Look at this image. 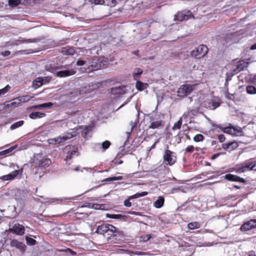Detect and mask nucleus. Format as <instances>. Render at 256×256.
I'll use <instances>...</instances> for the list:
<instances>
[{"instance_id":"obj_1","label":"nucleus","mask_w":256,"mask_h":256,"mask_svg":"<svg viewBox=\"0 0 256 256\" xmlns=\"http://www.w3.org/2000/svg\"><path fill=\"white\" fill-rule=\"evenodd\" d=\"M107 63L108 60L104 58L95 57L88 60V67L85 68V72L88 73L104 68Z\"/></svg>"},{"instance_id":"obj_2","label":"nucleus","mask_w":256,"mask_h":256,"mask_svg":"<svg viewBox=\"0 0 256 256\" xmlns=\"http://www.w3.org/2000/svg\"><path fill=\"white\" fill-rule=\"evenodd\" d=\"M208 49L204 44H200L190 52V56L196 59H200L208 53Z\"/></svg>"},{"instance_id":"obj_3","label":"nucleus","mask_w":256,"mask_h":256,"mask_svg":"<svg viewBox=\"0 0 256 256\" xmlns=\"http://www.w3.org/2000/svg\"><path fill=\"white\" fill-rule=\"evenodd\" d=\"M164 115L156 114L152 118L149 128L156 129L164 127Z\"/></svg>"},{"instance_id":"obj_4","label":"nucleus","mask_w":256,"mask_h":256,"mask_svg":"<svg viewBox=\"0 0 256 256\" xmlns=\"http://www.w3.org/2000/svg\"><path fill=\"white\" fill-rule=\"evenodd\" d=\"M221 103L220 99L218 97L213 96L210 99L204 101L203 106L210 110H214L218 108Z\"/></svg>"},{"instance_id":"obj_5","label":"nucleus","mask_w":256,"mask_h":256,"mask_svg":"<svg viewBox=\"0 0 256 256\" xmlns=\"http://www.w3.org/2000/svg\"><path fill=\"white\" fill-rule=\"evenodd\" d=\"M195 86L192 84H184L178 90V95L184 97L190 94L194 88Z\"/></svg>"},{"instance_id":"obj_6","label":"nucleus","mask_w":256,"mask_h":256,"mask_svg":"<svg viewBox=\"0 0 256 256\" xmlns=\"http://www.w3.org/2000/svg\"><path fill=\"white\" fill-rule=\"evenodd\" d=\"M116 228L114 226L110 224H102L98 226L96 232L100 234H106L107 232H117Z\"/></svg>"},{"instance_id":"obj_7","label":"nucleus","mask_w":256,"mask_h":256,"mask_svg":"<svg viewBox=\"0 0 256 256\" xmlns=\"http://www.w3.org/2000/svg\"><path fill=\"white\" fill-rule=\"evenodd\" d=\"M174 154V153L169 150H165L163 158L167 165L172 166L176 162V157Z\"/></svg>"},{"instance_id":"obj_8","label":"nucleus","mask_w":256,"mask_h":256,"mask_svg":"<svg viewBox=\"0 0 256 256\" xmlns=\"http://www.w3.org/2000/svg\"><path fill=\"white\" fill-rule=\"evenodd\" d=\"M225 133L233 136H241L243 132L240 127L234 126L230 124L228 126H225Z\"/></svg>"},{"instance_id":"obj_9","label":"nucleus","mask_w":256,"mask_h":256,"mask_svg":"<svg viewBox=\"0 0 256 256\" xmlns=\"http://www.w3.org/2000/svg\"><path fill=\"white\" fill-rule=\"evenodd\" d=\"M128 90L124 86H120L113 87L111 88L110 93L113 98H117L120 96L122 94H126Z\"/></svg>"},{"instance_id":"obj_10","label":"nucleus","mask_w":256,"mask_h":256,"mask_svg":"<svg viewBox=\"0 0 256 256\" xmlns=\"http://www.w3.org/2000/svg\"><path fill=\"white\" fill-rule=\"evenodd\" d=\"M51 164V160L48 158L45 159H36L32 165V166H38L40 168H43L44 170L48 166Z\"/></svg>"},{"instance_id":"obj_11","label":"nucleus","mask_w":256,"mask_h":256,"mask_svg":"<svg viewBox=\"0 0 256 256\" xmlns=\"http://www.w3.org/2000/svg\"><path fill=\"white\" fill-rule=\"evenodd\" d=\"M248 170H256V162L252 160L246 161L244 165L239 168L240 172H244Z\"/></svg>"},{"instance_id":"obj_12","label":"nucleus","mask_w":256,"mask_h":256,"mask_svg":"<svg viewBox=\"0 0 256 256\" xmlns=\"http://www.w3.org/2000/svg\"><path fill=\"white\" fill-rule=\"evenodd\" d=\"M192 17H194V16L190 10L184 11L176 15L174 20L182 22L184 20H187Z\"/></svg>"},{"instance_id":"obj_13","label":"nucleus","mask_w":256,"mask_h":256,"mask_svg":"<svg viewBox=\"0 0 256 256\" xmlns=\"http://www.w3.org/2000/svg\"><path fill=\"white\" fill-rule=\"evenodd\" d=\"M22 168L20 170H14L8 174L2 176L0 178L4 181L14 180L18 175L22 174Z\"/></svg>"},{"instance_id":"obj_14","label":"nucleus","mask_w":256,"mask_h":256,"mask_svg":"<svg viewBox=\"0 0 256 256\" xmlns=\"http://www.w3.org/2000/svg\"><path fill=\"white\" fill-rule=\"evenodd\" d=\"M10 245L12 247L18 249L21 252H24L26 250V246L21 242L17 240L12 239L10 240Z\"/></svg>"},{"instance_id":"obj_15","label":"nucleus","mask_w":256,"mask_h":256,"mask_svg":"<svg viewBox=\"0 0 256 256\" xmlns=\"http://www.w3.org/2000/svg\"><path fill=\"white\" fill-rule=\"evenodd\" d=\"M9 231L18 235L22 236L24 234L25 228L22 225L15 224L12 228L9 229Z\"/></svg>"},{"instance_id":"obj_16","label":"nucleus","mask_w":256,"mask_h":256,"mask_svg":"<svg viewBox=\"0 0 256 256\" xmlns=\"http://www.w3.org/2000/svg\"><path fill=\"white\" fill-rule=\"evenodd\" d=\"M256 228V220H251L244 222L241 226L242 231H247Z\"/></svg>"},{"instance_id":"obj_17","label":"nucleus","mask_w":256,"mask_h":256,"mask_svg":"<svg viewBox=\"0 0 256 256\" xmlns=\"http://www.w3.org/2000/svg\"><path fill=\"white\" fill-rule=\"evenodd\" d=\"M46 200V202H49L51 204H64L68 200H71V198L64 197L60 198H47Z\"/></svg>"},{"instance_id":"obj_18","label":"nucleus","mask_w":256,"mask_h":256,"mask_svg":"<svg viewBox=\"0 0 256 256\" xmlns=\"http://www.w3.org/2000/svg\"><path fill=\"white\" fill-rule=\"evenodd\" d=\"M147 192H137L134 195L131 196L129 197L128 200H126L124 202V205L126 207H130L132 206V203L130 202V200L138 198L140 197L144 196L148 194Z\"/></svg>"},{"instance_id":"obj_19","label":"nucleus","mask_w":256,"mask_h":256,"mask_svg":"<svg viewBox=\"0 0 256 256\" xmlns=\"http://www.w3.org/2000/svg\"><path fill=\"white\" fill-rule=\"evenodd\" d=\"M76 72V71L74 69H67L57 72L56 74V76L59 78H65L74 75Z\"/></svg>"},{"instance_id":"obj_20","label":"nucleus","mask_w":256,"mask_h":256,"mask_svg":"<svg viewBox=\"0 0 256 256\" xmlns=\"http://www.w3.org/2000/svg\"><path fill=\"white\" fill-rule=\"evenodd\" d=\"M111 145V142L108 140H105L102 143H96L95 144L96 148L101 150L102 152L106 151Z\"/></svg>"},{"instance_id":"obj_21","label":"nucleus","mask_w":256,"mask_h":256,"mask_svg":"<svg viewBox=\"0 0 256 256\" xmlns=\"http://www.w3.org/2000/svg\"><path fill=\"white\" fill-rule=\"evenodd\" d=\"M225 180H228L229 181L238 182L241 183H244L246 182L244 178L231 174H227L225 175Z\"/></svg>"},{"instance_id":"obj_22","label":"nucleus","mask_w":256,"mask_h":256,"mask_svg":"<svg viewBox=\"0 0 256 256\" xmlns=\"http://www.w3.org/2000/svg\"><path fill=\"white\" fill-rule=\"evenodd\" d=\"M20 104V102H18V100L16 98L13 100V102H9L8 103H5L4 104L6 108H10L12 110L18 107Z\"/></svg>"},{"instance_id":"obj_23","label":"nucleus","mask_w":256,"mask_h":256,"mask_svg":"<svg viewBox=\"0 0 256 256\" xmlns=\"http://www.w3.org/2000/svg\"><path fill=\"white\" fill-rule=\"evenodd\" d=\"M64 141L65 140L64 139V137H63L62 136L53 138H50L48 140L50 144L53 145L60 144L62 142H64Z\"/></svg>"},{"instance_id":"obj_24","label":"nucleus","mask_w":256,"mask_h":256,"mask_svg":"<svg viewBox=\"0 0 256 256\" xmlns=\"http://www.w3.org/2000/svg\"><path fill=\"white\" fill-rule=\"evenodd\" d=\"M117 232H107L108 238L110 240H116L118 239V236H120L122 234V232L118 230L116 228V230Z\"/></svg>"},{"instance_id":"obj_25","label":"nucleus","mask_w":256,"mask_h":256,"mask_svg":"<svg viewBox=\"0 0 256 256\" xmlns=\"http://www.w3.org/2000/svg\"><path fill=\"white\" fill-rule=\"evenodd\" d=\"M238 146V144L236 142H228L227 144H225V150L229 152L237 148Z\"/></svg>"},{"instance_id":"obj_26","label":"nucleus","mask_w":256,"mask_h":256,"mask_svg":"<svg viewBox=\"0 0 256 256\" xmlns=\"http://www.w3.org/2000/svg\"><path fill=\"white\" fill-rule=\"evenodd\" d=\"M78 155L79 154L77 149L74 148H73V149L71 150L70 152V153H68V154L66 157L65 160L66 162H68V160H70L74 157V156H78Z\"/></svg>"},{"instance_id":"obj_27","label":"nucleus","mask_w":256,"mask_h":256,"mask_svg":"<svg viewBox=\"0 0 256 256\" xmlns=\"http://www.w3.org/2000/svg\"><path fill=\"white\" fill-rule=\"evenodd\" d=\"M81 94V90L78 89H76L70 92L68 94V97L70 98V100H72L80 96Z\"/></svg>"},{"instance_id":"obj_28","label":"nucleus","mask_w":256,"mask_h":256,"mask_svg":"<svg viewBox=\"0 0 256 256\" xmlns=\"http://www.w3.org/2000/svg\"><path fill=\"white\" fill-rule=\"evenodd\" d=\"M248 64L244 62H240L236 66V68L234 69V74H238V72L242 70L244 68L247 66Z\"/></svg>"},{"instance_id":"obj_29","label":"nucleus","mask_w":256,"mask_h":256,"mask_svg":"<svg viewBox=\"0 0 256 256\" xmlns=\"http://www.w3.org/2000/svg\"><path fill=\"white\" fill-rule=\"evenodd\" d=\"M46 116V114L43 112H32L29 117L32 119H37L39 118H42Z\"/></svg>"},{"instance_id":"obj_30","label":"nucleus","mask_w":256,"mask_h":256,"mask_svg":"<svg viewBox=\"0 0 256 256\" xmlns=\"http://www.w3.org/2000/svg\"><path fill=\"white\" fill-rule=\"evenodd\" d=\"M34 168L35 169L34 174L36 176V177H38V178H42L44 173V170H43V168H40L38 166H34Z\"/></svg>"},{"instance_id":"obj_31","label":"nucleus","mask_w":256,"mask_h":256,"mask_svg":"<svg viewBox=\"0 0 256 256\" xmlns=\"http://www.w3.org/2000/svg\"><path fill=\"white\" fill-rule=\"evenodd\" d=\"M164 199L162 196H159L158 199L154 202V206L158 208H162L164 204Z\"/></svg>"},{"instance_id":"obj_32","label":"nucleus","mask_w":256,"mask_h":256,"mask_svg":"<svg viewBox=\"0 0 256 256\" xmlns=\"http://www.w3.org/2000/svg\"><path fill=\"white\" fill-rule=\"evenodd\" d=\"M43 84H44L42 82V78L40 77L36 78L32 82V86L36 89Z\"/></svg>"},{"instance_id":"obj_33","label":"nucleus","mask_w":256,"mask_h":256,"mask_svg":"<svg viewBox=\"0 0 256 256\" xmlns=\"http://www.w3.org/2000/svg\"><path fill=\"white\" fill-rule=\"evenodd\" d=\"M201 224L198 222H191L188 224V228L189 230H194L200 227Z\"/></svg>"},{"instance_id":"obj_34","label":"nucleus","mask_w":256,"mask_h":256,"mask_svg":"<svg viewBox=\"0 0 256 256\" xmlns=\"http://www.w3.org/2000/svg\"><path fill=\"white\" fill-rule=\"evenodd\" d=\"M148 86L147 84H144L140 81H138L136 83V88L140 91H142L146 89Z\"/></svg>"},{"instance_id":"obj_35","label":"nucleus","mask_w":256,"mask_h":256,"mask_svg":"<svg viewBox=\"0 0 256 256\" xmlns=\"http://www.w3.org/2000/svg\"><path fill=\"white\" fill-rule=\"evenodd\" d=\"M72 131L71 132H68L64 135L62 136L64 137L65 141L76 136V132L74 131L73 130H72Z\"/></svg>"},{"instance_id":"obj_36","label":"nucleus","mask_w":256,"mask_h":256,"mask_svg":"<svg viewBox=\"0 0 256 256\" xmlns=\"http://www.w3.org/2000/svg\"><path fill=\"white\" fill-rule=\"evenodd\" d=\"M17 98L18 100V102H20V104L22 102H28V100H30L31 99L32 96H30L29 95H26V96H18Z\"/></svg>"},{"instance_id":"obj_37","label":"nucleus","mask_w":256,"mask_h":256,"mask_svg":"<svg viewBox=\"0 0 256 256\" xmlns=\"http://www.w3.org/2000/svg\"><path fill=\"white\" fill-rule=\"evenodd\" d=\"M24 124V120L18 121V122L14 123V124H12L10 127V129L11 130H15L18 128L22 126Z\"/></svg>"},{"instance_id":"obj_38","label":"nucleus","mask_w":256,"mask_h":256,"mask_svg":"<svg viewBox=\"0 0 256 256\" xmlns=\"http://www.w3.org/2000/svg\"><path fill=\"white\" fill-rule=\"evenodd\" d=\"M246 92L249 94H256V88L252 86H248L246 88Z\"/></svg>"},{"instance_id":"obj_39","label":"nucleus","mask_w":256,"mask_h":256,"mask_svg":"<svg viewBox=\"0 0 256 256\" xmlns=\"http://www.w3.org/2000/svg\"><path fill=\"white\" fill-rule=\"evenodd\" d=\"M21 3L20 0H8V5L11 7H15Z\"/></svg>"},{"instance_id":"obj_40","label":"nucleus","mask_w":256,"mask_h":256,"mask_svg":"<svg viewBox=\"0 0 256 256\" xmlns=\"http://www.w3.org/2000/svg\"><path fill=\"white\" fill-rule=\"evenodd\" d=\"M182 124V118H180V119L178 120L174 124V126H172V129L173 130L180 129L181 128Z\"/></svg>"},{"instance_id":"obj_41","label":"nucleus","mask_w":256,"mask_h":256,"mask_svg":"<svg viewBox=\"0 0 256 256\" xmlns=\"http://www.w3.org/2000/svg\"><path fill=\"white\" fill-rule=\"evenodd\" d=\"M122 180V176H113L110 177L106 178H105L102 180V182H112L114 180Z\"/></svg>"},{"instance_id":"obj_42","label":"nucleus","mask_w":256,"mask_h":256,"mask_svg":"<svg viewBox=\"0 0 256 256\" xmlns=\"http://www.w3.org/2000/svg\"><path fill=\"white\" fill-rule=\"evenodd\" d=\"M138 122V118H136V120H135V121L134 122H130V126H131V130H130V132H126V135H127V136L128 137H129L130 136V135L131 134V132L132 130L134 129V128L136 126V124H137V122Z\"/></svg>"},{"instance_id":"obj_43","label":"nucleus","mask_w":256,"mask_h":256,"mask_svg":"<svg viewBox=\"0 0 256 256\" xmlns=\"http://www.w3.org/2000/svg\"><path fill=\"white\" fill-rule=\"evenodd\" d=\"M25 239L26 241V244L30 246H34L36 244V240L32 238L26 236Z\"/></svg>"},{"instance_id":"obj_44","label":"nucleus","mask_w":256,"mask_h":256,"mask_svg":"<svg viewBox=\"0 0 256 256\" xmlns=\"http://www.w3.org/2000/svg\"><path fill=\"white\" fill-rule=\"evenodd\" d=\"M88 207L93 208L95 210H102L104 208V205L100 204H92L91 206V204H90Z\"/></svg>"},{"instance_id":"obj_45","label":"nucleus","mask_w":256,"mask_h":256,"mask_svg":"<svg viewBox=\"0 0 256 256\" xmlns=\"http://www.w3.org/2000/svg\"><path fill=\"white\" fill-rule=\"evenodd\" d=\"M88 60H79L76 62V65L79 66H82L84 65L86 66V68H88Z\"/></svg>"},{"instance_id":"obj_46","label":"nucleus","mask_w":256,"mask_h":256,"mask_svg":"<svg viewBox=\"0 0 256 256\" xmlns=\"http://www.w3.org/2000/svg\"><path fill=\"white\" fill-rule=\"evenodd\" d=\"M142 73V70L140 68H136L133 72V76L135 80H136L138 77Z\"/></svg>"},{"instance_id":"obj_47","label":"nucleus","mask_w":256,"mask_h":256,"mask_svg":"<svg viewBox=\"0 0 256 256\" xmlns=\"http://www.w3.org/2000/svg\"><path fill=\"white\" fill-rule=\"evenodd\" d=\"M151 238L150 234H145L142 236L140 238V242H146Z\"/></svg>"},{"instance_id":"obj_48","label":"nucleus","mask_w":256,"mask_h":256,"mask_svg":"<svg viewBox=\"0 0 256 256\" xmlns=\"http://www.w3.org/2000/svg\"><path fill=\"white\" fill-rule=\"evenodd\" d=\"M92 130V127L90 126H86L82 132V135L86 138L88 134Z\"/></svg>"},{"instance_id":"obj_49","label":"nucleus","mask_w":256,"mask_h":256,"mask_svg":"<svg viewBox=\"0 0 256 256\" xmlns=\"http://www.w3.org/2000/svg\"><path fill=\"white\" fill-rule=\"evenodd\" d=\"M204 136L201 134H198L196 135L194 138V140L196 142H202L204 140Z\"/></svg>"},{"instance_id":"obj_50","label":"nucleus","mask_w":256,"mask_h":256,"mask_svg":"<svg viewBox=\"0 0 256 256\" xmlns=\"http://www.w3.org/2000/svg\"><path fill=\"white\" fill-rule=\"evenodd\" d=\"M10 88L11 87L9 85H7L4 88L0 90V96L6 93Z\"/></svg>"},{"instance_id":"obj_51","label":"nucleus","mask_w":256,"mask_h":256,"mask_svg":"<svg viewBox=\"0 0 256 256\" xmlns=\"http://www.w3.org/2000/svg\"><path fill=\"white\" fill-rule=\"evenodd\" d=\"M12 148H8L7 150H4L0 152V156H6L10 152H12Z\"/></svg>"},{"instance_id":"obj_52","label":"nucleus","mask_w":256,"mask_h":256,"mask_svg":"<svg viewBox=\"0 0 256 256\" xmlns=\"http://www.w3.org/2000/svg\"><path fill=\"white\" fill-rule=\"evenodd\" d=\"M62 52L68 55H72L74 54V50L72 48L66 49L62 51Z\"/></svg>"},{"instance_id":"obj_53","label":"nucleus","mask_w":256,"mask_h":256,"mask_svg":"<svg viewBox=\"0 0 256 256\" xmlns=\"http://www.w3.org/2000/svg\"><path fill=\"white\" fill-rule=\"evenodd\" d=\"M60 251L61 252H70L72 256H75L76 255V253L73 251L72 250L70 249V248H66L64 250H62Z\"/></svg>"},{"instance_id":"obj_54","label":"nucleus","mask_w":256,"mask_h":256,"mask_svg":"<svg viewBox=\"0 0 256 256\" xmlns=\"http://www.w3.org/2000/svg\"><path fill=\"white\" fill-rule=\"evenodd\" d=\"M50 80H51L50 76H45V77L42 78V82L43 84H44L46 83H48L50 81Z\"/></svg>"},{"instance_id":"obj_55","label":"nucleus","mask_w":256,"mask_h":256,"mask_svg":"<svg viewBox=\"0 0 256 256\" xmlns=\"http://www.w3.org/2000/svg\"><path fill=\"white\" fill-rule=\"evenodd\" d=\"M214 130L216 132H220V131L224 132V127H222V126H216L214 128Z\"/></svg>"},{"instance_id":"obj_56","label":"nucleus","mask_w":256,"mask_h":256,"mask_svg":"<svg viewBox=\"0 0 256 256\" xmlns=\"http://www.w3.org/2000/svg\"><path fill=\"white\" fill-rule=\"evenodd\" d=\"M53 104L51 102H48L46 103H44L42 104V108H50L52 106Z\"/></svg>"},{"instance_id":"obj_57","label":"nucleus","mask_w":256,"mask_h":256,"mask_svg":"<svg viewBox=\"0 0 256 256\" xmlns=\"http://www.w3.org/2000/svg\"><path fill=\"white\" fill-rule=\"evenodd\" d=\"M194 146H188L186 149V152H194Z\"/></svg>"},{"instance_id":"obj_58","label":"nucleus","mask_w":256,"mask_h":256,"mask_svg":"<svg viewBox=\"0 0 256 256\" xmlns=\"http://www.w3.org/2000/svg\"><path fill=\"white\" fill-rule=\"evenodd\" d=\"M190 114V110H188V111L184 112L181 118H182V119L186 120L189 116Z\"/></svg>"},{"instance_id":"obj_59","label":"nucleus","mask_w":256,"mask_h":256,"mask_svg":"<svg viewBox=\"0 0 256 256\" xmlns=\"http://www.w3.org/2000/svg\"><path fill=\"white\" fill-rule=\"evenodd\" d=\"M121 216L120 214H107V217L112 218H119Z\"/></svg>"},{"instance_id":"obj_60","label":"nucleus","mask_w":256,"mask_h":256,"mask_svg":"<svg viewBox=\"0 0 256 256\" xmlns=\"http://www.w3.org/2000/svg\"><path fill=\"white\" fill-rule=\"evenodd\" d=\"M10 54V52L9 50H6L4 52H1V55H2L4 56H9Z\"/></svg>"},{"instance_id":"obj_61","label":"nucleus","mask_w":256,"mask_h":256,"mask_svg":"<svg viewBox=\"0 0 256 256\" xmlns=\"http://www.w3.org/2000/svg\"><path fill=\"white\" fill-rule=\"evenodd\" d=\"M222 154V152H218V153L215 154L212 156L211 159L215 160L216 158L218 156H219Z\"/></svg>"},{"instance_id":"obj_62","label":"nucleus","mask_w":256,"mask_h":256,"mask_svg":"<svg viewBox=\"0 0 256 256\" xmlns=\"http://www.w3.org/2000/svg\"><path fill=\"white\" fill-rule=\"evenodd\" d=\"M128 214H130L136 215V216H142L141 212H134V211H130V212H128Z\"/></svg>"},{"instance_id":"obj_63","label":"nucleus","mask_w":256,"mask_h":256,"mask_svg":"<svg viewBox=\"0 0 256 256\" xmlns=\"http://www.w3.org/2000/svg\"><path fill=\"white\" fill-rule=\"evenodd\" d=\"M32 109H42V104L34 105L31 107Z\"/></svg>"},{"instance_id":"obj_64","label":"nucleus","mask_w":256,"mask_h":256,"mask_svg":"<svg viewBox=\"0 0 256 256\" xmlns=\"http://www.w3.org/2000/svg\"><path fill=\"white\" fill-rule=\"evenodd\" d=\"M116 4V0H111L110 2L108 4L110 6H114Z\"/></svg>"}]
</instances>
